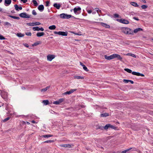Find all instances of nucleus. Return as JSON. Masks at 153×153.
<instances>
[{
	"instance_id": "f257e3e1",
	"label": "nucleus",
	"mask_w": 153,
	"mask_h": 153,
	"mask_svg": "<svg viewBox=\"0 0 153 153\" xmlns=\"http://www.w3.org/2000/svg\"><path fill=\"white\" fill-rule=\"evenodd\" d=\"M121 30L123 33L126 34L132 35L134 34L132 30L128 27H123Z\"/></svg>"
},
{
	"instance_id": "f03ea898",
	"label": "nucleus",
	"mask_w": 153,
	"mask_h": 153,
	"mask_svg": "<svg viewBox=\"0 0 153 153\" xmlns=\"http://www.w3.org/2000/svg\"><path fill=\"white\" fill-rule=\"evenodd\" d=\"M124 70L127 71L128 73H131L132 74L134 75H136L137 76H144V75L143 74L140 73L139 72H137L134 71L132 72V71L131 70L128 68H125Z\"/></svg>"
},
{
	"instance_id": "7ed1b4c3",
	"label": "nucleus",
	"mask_w": 153,
	"mask_h": 153,
	"mask_svg": "<svg viewBox=\"0 0 153 153\" xmlns=\"http://www.w3.org/2000/svg\"><path fill=\"white\" fill-rule=\"evenodd\" d=\"M60 17L62 19H68L73 17L71 15H68L65 13H62L60 15Z\"/></svg>"
},
{
	"instance_id": "20e7f679",
	"label": "nucleus",
	"mask_w": 153,
	"mask_h": 153,
	"mask_svg": "<svg viewBox=\"0 0 153 153\" xmlns=\"http://www.w3.org/2000/svg\"><path fill=\"white\" fill-rule=\"evenodd\" d=\"M19 16L22 18H30L31 15L27 14L26 13H22L19 14Z\"/></svg>"
},
{
	"instance_id": "39448f33",
	"label": "nucleus",
	"mask_w": 153,
	"mask_h": 153,
	"mask_svg": "<svg viewBox=\"0 0 153 153\" xmlns=\"http://www.w3.org/2000/svg\"><path fill=\"white\" fill-rule=\"evenodd\" d=\"M108 128L114 129H115L116 128V127L115 126L111 125L110 124L106 125L104 127V129L105 130L107 129Z\"/></svg>"
},
{
	"instance_id": "423d86ee",
	"label": "nucleus",
	"mask_w": 153,
	"mask_h": 153,
	"mask_svg": "<svg viewBox=\"0 0 153 153\" xmlns=\"http://www.w3.org/2000/svg\"><path fill=\"white\" fill-rule=\"evenodd\" d=\"M117 21L120 23H121L124 24H128L129 22L127 20L123 19H117Z\"/></svg>"
},
{
	"instance_id": "0eeeda50",
	"label": "nucleus",
	"mask_w": 153,
	"mask_h": 153,
	"mask_svg": "<svg viewBox=\"0 0 153 153\" xmlns=\"http://www.w3.org/2000/svg\"><path fill=\"white\" fill-rule=\"evenodd\" d=\"M33 30L34 31H39L41 30L42 31H43L44 30V29L42 27L41 28H39V27L38 26H36L33 27Z\"/></svg>"
},
{
	"instance_id": "6e6552de",
	"label": "nucleus",
	"mask_w": 153,
	"mask_h": 153,
	"mask_svg": "<svg viewBox=\"0 0 153 153\" xmlns=\"http://www.w3.org/2000/svg\"><path fill=\"white\" fill-rule=\"evenodd\" d=\"M55 57V56L54 55H48L47 56V60L48 61H51L53 59H54Z\"/></svg>"
},
{
	"instance_id": "1a4fd4ad",
	"label": "nucleus",
	"mask_w": 153,
	"mask_h": 153,
	"mask_svg": "<svg viewBox=\"0 0 153 153\" xmlns=\"http://www.w3.org/2000/svg\"><path fill=\"white\" fill-rule=\"evenodd\" d=\"M81 10V8L80 7H78L77 8L75 7L74 9V13L76 14H79V12H78V11H80Z\"/></svg>"
},
{
	"instance_id": "9d476101",
	"label": "nucleus",
	"mask_w": 153,
	"mask_h": 153,
	"mask_svg": "<svg viewBox=\"0 0 153 153\" xmlns=\"http://www.w3.org/2000/svg\"><path fill=\"white\" fill-rule=\"evenodd\" d=\"M64 99L61 98L59 99L58 101L54 102H53V104H54L58 105L62 102L64 101Z\"/></svg>"
},
{
	"instance_id": "9b49d317",
	"label": "nucleus",
	"mask_w": 153,
	"mask_h": 153,
	"mask_svg": "<svg viewBox=\"0 0 153 153\" xmlns=\"http://www.w3.org/2000/svg\"><path fill=\"white\" fill-rule=\"evenodd\" d=\"M104 57L105 59L108 60H110L114 59V54L110 56H108L107 55H105Z\"/></svg>"
},
{
	"instance_id": "f8f14e48",
	"label": "nucleus",
	"mask_w": 153,
	"mask_h": 153,
	"mask_svg": "<svg viewBox=\"0 0 153 153\" xmlns=\"http://www.w3.org/2000/svg\"><path fill=\"white\" fill-rule=\"evenodd\" d=\"M114 58H117L118 59L121 61L122 59V57H121L120 55L117 54H114Z\"/></svg>"
},
{
	"instance_id": "ddd939ff",
	"label": "nucleus",
	"mask_w": 153,
	"mask_h": 153,
	"mask_svg": "<svg viewBox=\"0 0 153 153\" xmlns=\"http://www.w3.org/2000/svg\"><path fill=\"white\" fill-rule=\"evenodd\" d=\"M11 2V0H4V5L7 6L9 5Z\"/></svg>"
},
{
	"instance_id": "4468645a",
	"label": "nucleus",
	"mask_w": 153,
	"mask_h": 153,
	"mask_svg": "<svg viewBox=\"0 0 153 153\" xmlns=\"http://www.w3.org/2000/svg\"><path fill=\"white\" fill-rule=\"evenodd\" d=\"M59 35L62 36H67L68 35V33L67 32L59 31Z\"/></svg>"
},
{
	"instance_id": "2eb2a0df",
	"label": "nucleus",
	"mask_w": 153,
	"mask_h": 153,
	"mask_svg": "<svg viewBox=\"0 0 153 153\" xmlns=\"http://www.w3.org/2000/svg\"><path fill=\"white\" fill-rule=\"evenodd\" d=\"M80 65L83 67V68L84 70L85 71H88L89 70L87 68V67L85 65H84L81 62H80Z\"/></svg>"
},
{
	"instance_id": "dca6fc26",
	"label": "nucleus",
	"mask_w": 153,
	"mask_h": 153,
	"mask_svg": "<svg viewBox=\"0 0 153 153\" xmlns=\"http://www.w3.org/2000/svg\"><path fill=\"white\" fill-rule=\"evenodd\" d=\"M14 6L16 10L17 11H19V10H22V7L21 6L19 7L18 5L16 4Z\"/></svg>"
},
{
	"instance_id": "f3484780",
	"label": "nucleus",
	"mask_w": 153,
	"mask_h": 153,
	"mask_svg": "<svg viewBox=\"0 0 153 153\" xmlns=\"http://www.w3.org/2000/svg\"><path fill=\"white\" fill-rule=\"evenodd\" d=\"M38 10L41 11H42L44 9V7L43 5H39L38 7Z\"/></svg>"
},
{
	"instance_id": "a211bd4d",
	"label": "nucleus",
	"mask_w": 153,
	"mask_h": 153,
	"mask_svg": "<svg viewBox=\"0 0 153 153\" xmlns=\"http://www.w3.org/2000/svg\"><path fill=\"white\" fill-rule=\"evenodd\" d=\"M143 29L141 28H138L135 29L133 31V33H136L137 32L140 31H142Z\"/></svg>"
},
{
	"instance_id": "6ab92c4d",
	"label": "nucleus",
	"mask_w": 153,
	"mask_h": 153,
	"mask_svg": "<svg viewBox=\"0 0 153 153\" xmlns=\"http://www.w3.org/2000/svg\"><path fill=\"white\" fill-rule=\"evenodd\" d=\"M61 146L63 147H68L71 148V145L70 144H65L61 145Z\"/></svg>"
},
{
	"instance_id": "aec40b11",
	"label": "nucleus",
	"mask_w": 153,
	"mask_h": 153,
	"mask_svg": "<svg viewBox=\"0 0 153 153\" xmlns=\"http://www.w3.org/2000/svg\"><path fill=\"white\" fill-rule=\"evenodd\" d=\"M4 25L5 26H7L8 27H11L12 26V25L10 23L7 22H4Z\"/></svg>"
},
{
	"instance_id": "412c9836",
	"label": "nucleus",
	"mask_w": 153,
	"mask_h": 153,
	"mask_svg": "<svg viewBox=\"0 0 153 153\" xmlns=\"http://www.w3.org/2000/svg\"><path fill=\"white\" fill-rule=\"evenodd\" d=\"M45 34L43 32H38L37 33L36 35L38 37H40L44 36Z\"/></svg>"
},
{
	"instance_id": "4be33fe9",
	"label": "nucleus",
	"mask_w": 153,
	"mask_h": 153,
	"mask_svg": "<svg viewBox=\"0 0 153 153\" xmlns=\"http://www.w3.org/2000/svg\"><path fill=\"white\" fill-rule=\"evenodd\" d=\"M53 6L57 8L58 9H59V8L61 6L59 4H58L57 3H55L53 4Z\"/></svg>"
},
{
	"instance_id": "5701e85b",
	"label": "nucleus",
	"mask_w": 153,
	"mask_h": 153,
	"mask_svg": "<svg viewBox=\"0 0 153 153\" xmlns=\"http://www.w3.org/2000/svg\"><path fill=\"white\" fill-rule=\"evenodd\" d=\"M101 25L103 27H105L106 28H109L110 27V26L109 25H108L106 24H105L104 23L102 22L101 23Z\"/></svg>"
},
{
	"instance_id": "b1692460",
	"label": "nucleus",
	"mask_w": 153,
	"mask_h": 153,
	"mask_svg": "<svg viewBox=\"0 0 153 153\" xmlns=\"http://www.w3.org/2000/svg\"><path fill=\"white\" fill-rule=\"evenodd\" d=\"M130 4L134 6L135 7H138L139 5H138L137 3L135 2H132L130 3Z\"/></svg>"
},
{
	"instance_id": "393cba45",
	"label": "nucleus",
	"mask_w": 153,
	"mask_h": 153,
	"mask_svg": "<svg viewBox=\"0 0 153 153\" xmlns=\"http://www.w3.org/2000/svg\"><path fill=\"white\" fill-rule=\"evenodd\" d=\"M74 79H84V77L83 76H74Z\"/></svg>"
},
{
	"instance_id": "a878e982",
	"label": "nucleus",
	"mask_w": 153,
	"mask_h": 153,
	"mask_svg": "<svg viewBox=\"0 0 153 153\" xmlns=\"http://www.w3.org/2000/svg\"><path fill=\"white\" fill-rule=\"evenodd\" d=\"M53 136L51 134H48L46 135H43L41 136V137H44V138H48L50 137H52Z\"/></svg>"
},
{
	"instance_id": "bb28decb",
	"label": "nucleus",
	"mask_w": 153,
	"mask_h": 153,
	"mask_svg": "<svg viewBox=\"0 0 153 153\" xmlns=\"http://www.w3.org/2000/svg\"><path fill=\"white\" fill-rule=\"evenodd\" d=\"M56 28V27L55 25H52L51 26H50L48 28L50 30H55Z\"/></svg>"
},
{
	"instance_id": "cd10ccee",
	"label": "nucleus",
	"mask_w": 153,
	"mask_h": 153,
	"mask_svg": "<svg viewBox=\"0 0 153 153\" xmlns=\"http://www.w3.org/2000/svg\"><path fill=\"white\" fill-rule=\"evenodd\" d=\"M42 103L45 105H47L49 104V101L48 100H43L42 101Z\"/></svg>"
},
{
	"instance_id": "c85d7f7f",
	"label": "nucleus",
	"mask_w": 153,
	"mask_h": 153,
	"mask_svg": "<svg viewBox=\"0 0 153 153\" xmlns=\"http://www.w3.org/2000/svg\"><path fill=\"white\" fill-rule=\"evenodd\" d=\"M100 115L101 117H106L109 116V114L108 113H105L101 114Z\"/></svg>"
},
{
	"instance_id": "c756f323",
	"label": "nucleus",
	"mask_w": 153,
	"mask_h": 153,
	"mask_svg": "<svg viewBox=\"0 0 153 153\" xmlns=\"http://www.w3.org/2000/svg\"><path fill=\"white\" fill-rule=\"evenodd\" d=\"M8 16H9L10 17L14 19H17L18 20H19L20 19L18 17L14 16H11V15H9Z\"/></svg>"
},
{
	"instance_id": "7c9ffc66",
	"label": "nucleus",
	"mask_w": 153,
	"mask_h": 153,
	"mask_svg": "<svg viewBox=\"0 0 153 153\" xmlns=\"http://www.w3.org/2000/svg\"><path fill=\"white\" fill-rule=\"evenodd\" d=\"M17 36L19 37H23L24 36V35L21 33H17L16 34Z\"/></svg>"
},
{
	"instance_id": "2f4dec72",
	"label": "nucleus",
	"mask_w": 153,
	"mask_h": 153,
	"mask_svg": "<svg viewBox=\"0 0 153 153\" xmlns=\"http://www.w3.org/2000/svg\"><path fill=\"white\" fill-rule=\"evenodd\" d=\"M32 2L33 3L35 6H37L38 5V4L37 1L35 0H33L32 1Z\"/></svg>"
},
{
	"instance_id": "473e14b6",
	"label": "nucleus",
	"mask_w": 153,
	"mask_h": 153,
	"mask_svg": "<svg viewBox=\"0 0 153 153\" xmlns=\"http://www.w3.org/2000/svg\"><path fill=\"white\" fill-rule=\"evenodd\" d=\"M95 9L96 10V11L98 13L99 12L100 13H102V11L100 10L98 8H95Z\"/></svg>"
},
{
	"instance_id": "72a5a7b5",
	"label": "nucleus",
	"mask_w": 153,
	"mask_h": 153,
	"mask_svg": "<svg viewBox=\"0 0 153 153\" xmlns=\"http://www.w3.org/2000/svg\"><path fill=\"white\" fill-rule=\"evenodd\" d=\"M27 25L29 26H33L34 25V23H27Z\"/></svg>"
},
{
	"instance_id": "f704fd0d",
	"label": "nucleus",
	"mask_w": 153,
	"mask_h": 153,
	"mask_svg": "<svg viewBox=\"0 0 153 153\" xmlns=\"http://www.w3.org/2000/svg\"><path fill=\"white\" fill-rule=\"evenodd\" d=\"M71 94V92L70 91H67L65 92L63 94L64 95H67V94Z\"/></svg>"
},
{
	"instance_id": "c9c22d12",
	"label": "nucleus",
	"mask_w": 153,
	"mask_h": 153,
	"mask_svg": "<svg viewBox=\"0 0 153 153\" xmlns=\"http://www.w3.org/2000/svg\"><path fill=\"white\" fill-rule=\"evenodd\" d=\"M41 24V23L39 22H35L34 23V25H39Z\"/></svg>"
},
{
	"instance_id": "e433bc0d",
	"label": "nucleus",
	"mask_w": 153,
	"mask_h": 153,
	"mask_svg": "<svg viewBox=\"0 0 153 153\" xmlns=\"http://www.w3.org/2000/svg\"><path fill=\"white\" fill-rule=\"evenodd\" d=\"M26 35L28 36H31V33L30 32H27L25 33Z\"/></svg>"
},
{
	"instance_id": "4c0bfd02",
	"label": "nucleus",
	"mask_w": 153,
	"mask_h": 153,
	"mask_svg": "<svg viewBox=\"0 0 153 153\" xmlns=\"http://www.w3.org/2000/svg\"><path fill=\"white\" fill-rule=\"evenodd\" d=\"M133 149V150L134 151H136L137 150V149L135 148H130L127 149V151L128 152V151L131 149Z\"/></svg>"
},
{
	"instance_id": "58836bf2",
	"label": "nucleus",
	"mask_w": 153,
	"mask_h": 153,
	"mask_svg": "<svg viewBox=\"0 0 153 153\" xmlns=\"http://www.w3.org/2000/svg\"><path fill=\"white\" fill-rule=\"evenodd\" d=\"M147 6L146 5H143L141 6V7L143 9H145L147 8Z\"/></svg>"
},
{
	"instance_id": "ea45409f",
	"label": "nucleus",
	"mask_w": 153,
	"mask_h": 153,
	"mask_svg": "<svg viewBox=\"0 0 153 153\" xmlns=\"http://www.w3.org/2000/svg\"><path fill=\"white\" fill-rule=\"evenodd\" d=\"M32 13L33 15H34V16L36 15H37V13H36V11H35V10H33L32 11Z\"/></svg>"
},
{
	"instance_id": "a19ab883",
	"label": "nucleus",
	"mask_w": 153,
	"mask_h": 153,
	"mask_svg": "<svg viewBox=\"0 0 153 153\" xmlns=\"http://www.w3.org/2000/svg\"><path fill=\"white\" fill-rule=\"evenodd\" d=\"M40 42H36L35 43L33 44V46H37L39 44Z\"/></svg>"
},
{
	"instance_id": "79ce46f5",
	"label": "nucleus",
	"mask_w": 153,
	"mask_h": 153,
	"mask_svg": "<svg viewBox=\"0 0 153 153\" xmlns=\"http://www.w3.org/2000/svg\"><path fill=\"white\" fill-rule=\"evenodd\" d=\"M5 39V38L2 35L0 34V39L4 40Z\"/></svg>"
},
{
	"instance_id": "37998d69",
	"label": "nucleus",
	"mask_w": 153,
	"mask_h": 153,
	"mask_svg": "<svg viewBox=\"0 0 153 153\" xmlns=\"http://www.w3.org/2000/svg\"><path fill=\"white\" fill-rule=\"evenodd\" d=\"M10 119V117H7V118H6V119H4V120H3V122H5L6 121H7L8 120H9Z\"/></svg>"
},
{
	"instance_id": "c03bdc74",
	"label": "nucleus",
	"mask_w": 153,
	"mask_h": 153,
	"mask_svg": "<svg viewBox=\"0 0 153 153\" xmlns=\"http://www.w3.org/2000/svg\"><path fill=\"white\" fill-rule=\"evenodd\" d=\"M53 142V141L52 140H47L44 142V143H51Z\"/></svg>"
},
{
	"instance_id": "a18cd8bd",
	"label": "nucleus",
	"mask_w": 153,
	"mask_h": 153,
	"mask_svg": "<svg viewBox=\"0 0 153 153\" xmlns=\"http://www.w3.org/2000/svg\"><path fill=\"white\" fill-rule=\"evenodd\" d=\"M46 7H48L49 6V4L50 3V2L48 1H47L46 2Z\"/></svg>"
},
{
	"instance_id": "49530a36",
	"label": "nucleus",
	"mask_w": 153,
	"mask_h": 153,
	"mask_svg": "<svg viewBox=\"0 0 153 153\" xmlns=\"http://www.w3.org/2000/svg\"><path fill=\"white\" fill-rule=\"evenodd\" d=\"M86 11L89 14L91 13L92 12L91 10H89L88 9H86Z\"/></svg>"
},
{
	"instance_id": "de8ad7c7",
	"label": "nucleus",
	"mask_w": 153,
	"mask_h": 153,
	"mask_svg": "<svg viewBox=\"0 0 153 153\" xmlns=\"http://www.w3.org/2000/svg\"><path fill=\"white\" fill-rule=\"evenodd\" d=\"M123 81L124 82L126 83H127L129 82V80L124 79H123Z\"/></svg>"
},
{
	"instance_id": "09e8293b",
	"label": "nucleus",
	"mask_w": 153,
	"mask_h": 153,
	"mask_svg": "<svg viewBox=\"0 0 153 153\" xmlns=\"http://www.w3.org/2000/svg\"><path fill=\"white\" fill-rule=\"evenodd\" d=\"M76 89H71L70 91L71 92V94L73 93L74 92L76 91Z\"/></svg>"
},
{
	"instance_id": "8fccbe9b",
	"label": "nucleus",
	"mask_w": 153,
	"mask_h": 153,
	"mask_svg": "<svg viewBox=\"0 0 153 153\" xmlns=\"http://www.w3.org/2000/svg\"><path fill=\"white\" fill-rule=\"evenodd\" d=\"M114 17L115 18H118L119 17V15L117 14H115L114 15Z\"/></svg>"
},
{
	"instance_id": "3c124183",
	"label": "nucleus",
	"mask_w": 153,
	"mask_h": 153,
	"mask_svg": "<svg viewBox=\"0 0 153 153\" xmlns=\"http://www.w3.org/2000/svg\"><path fill=\"white\" fill-rule=\"evenodd\" d=\"M103 128H104V127H103L102 126H99L97 128V129H100L102 130Z\"/></svg>"
},
{
	"instance_id": "603ef678",
	"label": "nucleus",
	"mask_w": 153,
	"mask_h": 153,
	"mask_svg": "<svg viewBox=\"0 0 153 153\" xmlns=\"http://www.w3.org/2000/svg\"><path fill=\"white\" fill-rule=\"evenodd\" d=\"M47 91L46 88H42V89H41V91Z\"/></svg>"
},
{
	"instance_id": "864d4df0",
	"label": "nucleus",
	"mask_w": 153,
	"mask_h": 153,
	"mask_svg": "<svg viewBox=\"0 0 153 153\" xmlns=\"http://www.w3.org/2000/svg\"><path fill=\"white\" fill-rule=\"evenodd\" d=\"M21 1L23 2V3H25L27 1V0H21Z\"/></svg>"
},
{
	"instance_id": "5fc2aeb1",
	"label": "nucleus",
	"mask_w": 153,
	"mask_h": 153,
	"mask_svg": "<svg viewBox=\"0 0 153 153\" xmlns=\"http://www.w3.org/2000/svg\"><path fill=\"white\" fill-rule=\"evenodd\" d=\"M73 33H74V34L76 35H77L80 36V35H81V34H79V33H74V32H73Z\"/></svg>"
},
{
	"instance_id": "6e6d98bb",
	"label": "nucleus",
	"mask_w": 153,
	"mask_h": 153,
	"mask_svg": "<svg viewBox=\"0 0 153 153\" xmlns=\"http://www.w3.org/2000/svg\"><path fill=\"white\" fill-rule=\"evenodd\" d=\"M128 152V151H127V149H126V150H124V151H123L121 152V153H126V152Z\"/></svg>"
},
{
	"instance_id": "4d7b16f0",
	"label": "nucleus",
	"mask_w": 153,
	"mask_h": 153,
	"mask_svg": "<svg viewBox=\"0 0 153 153\" xmlns=\"http://www.w3.org/2000/svg\"><path fill=\"white\" fill-rule=\"evenodd\" d=\"M59 32L54 31V33L55 34H58L59 35Z\"/></svg>"
},
{
	"instance_id": "13d9d810",
	"label": "nucleus",
	"mask_w": 153,
	"mask_h": 153,
	"mask_svg": "<svg viewBox=\"0 0 153 153\" xmlns=\"http://www.w3.org/2000/svg\"><path fill=\"white\" fill-rule=\"evenodd\" d=\"M133 19H134L135 20H136L138 21L139 20V19L137 17H134L133 18Z\"/></svg>"
},
{
	"instance_id": "bf43d9fd",
	"label": "nucleus",
	"mask_w": 153,
	"mask_h": 153,
	"mask_svg": "<svg viewBox=\"0 0 153 153\" xmlns=\"http://www.w3.org/2000/svg\"><path fill=\"white\" fill-rule=\"evenodd\" d=\"M24 45L27 48L29 47V45H28V44H27L26 43L24 44Z\"/></svg>"
},
{
	"instance_id": "052dcab7",
	"label": "nucleus",
	"mask_w": 153,
	"mask_h": 153,
	"mask_svg": "<svg viewBox=\"0 0 153 153\" xmlns=\"http://www.w3.org/2000/svg\"><path fill=\"white\" fill-rule=\"evenodd\" d=\"M50 87V86H48L46 87L45 88H46V90H47L48 89H49Z\"/></svg>"
},
{
	"instance_id": "680f3d73",
	"label": "nucleus",
	"mask_w": 153,
	"mask_h": 153,
	"mask_svg": "<svg viewBox=\"0 0 153 153\" xmlns=\"http://www.w3.org/2000/svg\"><path fill=\"white\" fill-rule=\"evenodd\" d=\"M4 103L0 102V107H1V106H3L4 105Z\"/></svg>"
},
{
	"instance_id": "e2e57ef3",
	"label": "nucleus",
	"mask_w": 153,
	"mask_h": 153,
	"mask_svg": "<svg viewBox=\"0 0 153 153\" xmlns=\"http://www.w3.org/2000/svg\"><path fill=\"white\" fill-rule=\"evenodd\" d=\"M129 82H130L131 84H133L134 83V82L132 80H129Z\"/></svg>"
},
{
	"instance_id": "0e129e2a",
	"label": "nucleus",
	"mask_w": 153,
	"mask_h": 153,
	"mask_svg": "<svg viewBox=\"0 0 153 153\" xmlns=\"http://www.w3.org/2000/svg\"><path fill=\"white\" fill-rule=\"evenodd\" d=\"M8 106H7V104L6 106V108H5V109L6 110H8Z\"/></svg>"
},
{
	"instance_id": "69168bd1",
	"label": "nucleus",
	"mask_w": 153,
	"mask_h": 153,
	"mask_svg": "<svg viewBox=\"0 0 153 153\" xmlns=\"http://www.w3.org/2000/svg\"><path fill=\"white\" fill-rule=\"evenodd\" d=\"M31 122L33 123H36V122L34 120H33L31 121Z\"/></svg>"
},
{
	"instance_id": "338daca9",
	"label": "nucleus",
	"mask_w": 153,
	"mask_h": 153,
	"mask_svg": "<svg viewBox=\"0 0 153 153\" xmlns=\"http://www.w3.org/2000/svg\"><path fill=\"white\" fill-rule=\"evenodd\" d=\"M142 1L144 3H146V2L145 0H142Z\"/></svg>"
},
{
	"instance_id": "774afa93",
	"label": "nucleus",
	"mask_w": 153,
	"mask_h": 153,
	"mask_svg": "<svg viewBox=\"0 0 153 153\" xmlns=\"http://www.w3.org/2000/svg\"><path fill=\"white\" fill-rule=\"evenodd\" d=\"M26 124H27V125H29L30 124V123L28 122H26Z\"/></svg>"
}]
</instances>
